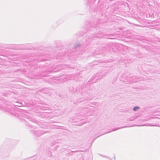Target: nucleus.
Here are the masks:
<instances>
[{"mask_svg":"<svg viewBox=\"0 0 160 160\" xmlns=\"http://www.w3.org/2000/svg\"><path fill=\"white\" fill-rule=\"evenodd\" d=\"M131 126H128V127H127V126H124V127H120V128H118L115 129H113L112 130V131H115V130H118L119 129H121V128H127V127H130ZM112 131H109V132H107V133H109V132H111Z\"/></svg>","mask_w":160,"mask_h":160,"instance_id":"2","label":"nucleus"},{"mask_svg":"<svg viewBox=\"0 0 160 160\" xmlns=\"http://www.w3.org/2000/svg\"><path fill=\"white\" fill-rule=\"evenodd\" d=\"M139 108H140V107H138V106H136V107H134L133 108V110L134 111H137L139 109Z\"/></svg>","mask_w":160,"mask_h":160,"instance_id":"4","label":"nucleus"},{"mask_svg":"<svg viewBox=\"0 0 160 160\" xmlns=\"http://www.w3.org/2000/svg\"><path fill=\"white\" fill-rule=\"evenodd\" d=\"M5 111H6L7 112H9L10 110H9V109H5Z\"/></svg>","mask_w":160,"mask_h":160,"instance_id":"6","label":"nucleus"},{"mask_svg":"<svg viewBox=\"0 0 160 160\" xmlns=\"http://www.w3.org/2000/svg\"><path fill=\"white\" fill-rule=\"evenodd\" d=\"M45 132L44 131H38L35 132V134L37 135L38 136H40L42 135H43L44 133H45Z\"/></svg>","mask_w":160,"mask_h":160,"instance_id":"1","label":"nucleus"},{"mask_svg":"<svg viewBox=\"0 0 160 160\" xmlns=\"http://www.w3.org/2000/svg\"><path fill=\"white\" fill-rule=\"evenodd\" d=\"M134 126V125H133V126Z\"/></svg>","mask_w":160,"mask_h":160,"instance_id":"13","label":"nucleus"},{"mask_svg":"<svg viewBox=\"0 0 160 160\" xmlns=\"http://www.w3.org/2000/svg\"><path fill=\"white\" fill-rule=\"evenodd\" d=\"M68 79H69V80H72V79L70 78H69Z\"/></svg>","mask_w":160,"mask_h":160,"instance_id":"11","label":"nucleus"},{"mask_svg":"<svg viewBox=\"0 0 160 160\" xmlns=\"http://www.w3.org/2000/svg\"><path fill=\"white\" fill-rule=\"evenodd\" d=\"M139 80H134L133 81V82H138Z\"/></svg>","mask_w":160,"mask_h":160,"instance_id":"7","label":"nucleus"},{"mask_svg":"<svg viewBox=\"0 0 160 160\" xmlns=\"http://www.w3.org/2000/svg\"><path fill=\"white\" fill-rule=\"evenodd\" d=\"M137 126H156L155 125H151V124H148L147 125L144 124V125H137Z\"/></svg>","mask_w":160,"mask_h":160,"instance_id":"3","label":"nucleus"},{"mask_svg":"<svg viewBox=\"0 0 160 160\" xmlns=\"http://www.w3.org/2000/svg\"><path fill=\"white\" fill-rule=\"evenodd\" d=\"M16 105L17 106H18V107H21L22 106V103H19L18 105Z\"/></svg>","mask_w":160,"mask_h":160,"instance_id":"5","label":"nucleus"},{"mask_svg":"<svg viewBox=\"0 0 160 160\" xmlns=\"http://www.w3.org/2000/svg\"><path fill=\"white\" fill-rule=\"evenodd\" d=\"M72 152H77L78 151H71Z\"/></svg>","mask_w":160,"mask_h":160,"instance_id":"10","label":"nucleus"},{"mask_svg":"<svg viewBox=\"0 0 160 160\" xmlns=\"http://www.w3.org/2000/svg\"><path fill=\"white\" fill-rule=\"evenodd\" d=\"M133 120H134V119H131L129 120V121H132Z\"/></svg>","mask_w":160,"mask_h":160,"instance_id":"8","label":"nucleus"},{"mask_svg":"<svg viewBox=\"0 0 160 160\" xmlns=\"http://www.w3.org/2000/svg\"><path fill=\"white\" fill-rule=\"evenodd\" d=\"M95 104V102H94V104Z\"/></svg>","mask_w":160,"mask_h":160,"instance_id":"12","label":"nucleus"},{"mask_svg":"<svg viewBox=\"0 0 160 160\" xmlns=\"http://www.w3.org/2000/svg\"><path fill=\"white\" fill-rule=\"evenodd\" d=\"M78 46H79V45H77V46H75V48H76Z\"/></svg>","mask_w":160,"mask_h":160,"instance_id":"9","label":"nucleus"}]
</instances>
